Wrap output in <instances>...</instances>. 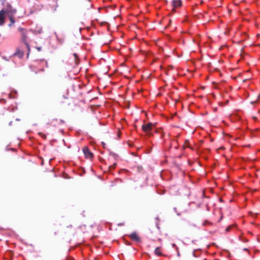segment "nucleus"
Segmentation results:
<instances>
[{"label": "nucleus", "instance_id": "nucleus-3", "mask_svg": "<svg viewBox=\"0 0 260 260\" xmlns=\"http://www.w3.org/2000/svg\"><path fill=\"white\" fill-rule=\"evenodd\" d=\"M5 13L7 14L8 15H14L16 12V10L13 8L10 4H8L6 6V8L5 10Z\"/></svg>", "mask_w": 260, "mask_h": 260}, {"label": "nucleus", "instance_id": "nucleus-18", "mask_svg": "<svg viewBox=\"0 0 260 260\" xmlns=\"http://www.w3.org/2000/svg\"><path fill=\"white\" fill-rule=\"evenodd\" d=\"M43 135V137L44 139H46V136H45V135Z\"/></svg>", "mask_w": 260, "mask_h": 260}, {"label": "nucleus", "instance_id": "nucleus-16", "mask_svg": "<svg viewBox=\"0 0 260 260\" xmlns=\"http://www.w3.org/2000/svg\"><path fill=\"white\" fill-rule=\"evenodd\" d=\"M258 99H259V96H258V97H257V100H256V101H254V102H251V104H254V103H255L257 102V101H258Z\"/></svg>", "mask_w": 260, "mask_h": 260}, {"label": "nucleus", "instance_id": "nucleus-4", "mask_svg": "<svg viewBox=\"0 0 260 260\" xmlns=\"http://www.w3.org/2000/svg\"><path fill=\"white\" fill-rule=\"evenodd\" d=\"M83 151L86 157L88 158H91L92 157L93 154L90 151L88 147H83Z\"/></svg>", "mask_w": 260, "mask_h": 260}, {"label": "nucleus", "instance_id": "nucleus-19", "mask_svg": "<svg viewBox=\"0 0 260 260\" xmlns=\"http://www.w3.org/2000/svg\"><path fill=\"white\" fill-rule=\"evenodd\" d=\"M116 166V163H114V164H113V167H115V166Z\"/></svg>", "mask_w": 260, "mask_h": 260}, {"label": "nucleus", "instance_id": "nucleus-15", "mask_svg": "<svg viewBox=\"0 0 260 260\" xmlns=\"http://www.w3.org/2000/svg\"><path fill=\"white\" fill-rule=\"evenodd\" d=\"M231 228H232V226H228V227L226 229V230H225L226 232H229V231H230V230L231 229Z\"/></svg>", "mask_w": 260, "mask_h": 260}, {"label": "nucleus", "instance_id": "nucleus-13", "mask_svg": "<svg viewBox=\"0 0 260 260\" xmlns=\"http://www.w3.org/2000/svg\"><path fill=\"white\" fill-rule=\"evenodd\" d=\"M143 170V167L142 166H138L137 167V171L139 172H142Z\"/></svg>", "mask_w": 260, "mask_h": 260}, {"label": "nucleus", "instance_id": "nucleus-1", "mask_svg": "<svg viewBox=\"0 0 260 260\" xmlns=\"http://www.w3.org/2000/svg\"><path fill=\"white\" fill-rule=\"evenodd\" d=\"M155 127V124L152 123H148L146 124H143L142 126V130L147 134L149 136L152 135L151 131H152Z\"/></svg>", "mask_w": 260, "mask_h": 260}, {"label": "nucleus", "instance_id": "nucleus-14", "mask_svg": "<svg viewBox=\"0 0 260 260\" xmlns=\"http://www.w3.org/2000/svg\"><path fill=\"white\" fill-rule=\"evenodd\" d=\"M54 122H57V119H52V120L50 122V124H53Z\"/></svg>", "mask_w": 260, "mask_h": 260}, {"label": "nucleus", "instance_id": "nucleus-8", "mask_svg": "<svg viewBox=\"0 0 260 260\" xmlns=\"http://www.w3.org/2000/svg\"><path fill=\"white\" fill-rule=\"evenodd\" d=\"M14 56H17L19 58H22L24 55V52L20 50L19 48L16 49V52L13 54Z\"/></svg>", "mask_w": 260, "mask_h": 260}, {"label": "nucleus", "instance_id": "nucleus-5", "mask_svg": "<svg viewBox=\"0 0 260 260\" xmlns=\"http://www.w3.org/2000/svg\"><path fill=\"white\" fill-rule=\"evenodd\" d=\"M129 237H130V238L132 240H133L136 242H141V239L136 232L132 233V234L129 235Z\"/></svg>", "mask_w": 260, "mask_h": 260}, {"label": "nucleus", "instance_id": "nucleus-20", "mask_svg": "<svg viewBox=\"0 0 260 260\" xmlns=\"http://www.w3.org/2000/svg\"><path fill=\"white\" fill-rule=\"evenodd\" d=\"M118 136L119 137H120V134H119V133L118 134Z\"/></svg>", "mask_w": 260, "mask_h": 260}, {"label": "nucleus", "instance_id": "nucleus-2", "mask_svg": "<svg viewBox=\"0 0 260 260\" xmlns=\"http://www.w3.org/2000/svg\"><path fill=\"white\" fill-rule=\"evenodd\" d=\"M19 30L20 31L21 34V38H22V41L26 45V47H27L28 49V53L27 55L28 56L29 52L30 51V48L28 43L27 42V36L26 30L22 28H19Z\"/></svg>", "mask_w": 260, "mask_h": 260}, {"label": "nucleus", "instance_id": "nucleus-17", "mask_svg": "<svg viewBox=\"0 0 260 260\" xmlns=\"http://www.w3.org/2000/svg\"><path fill=\"white\" fill-rule=\"evenodd\" d=\"M170 69H173V67L172 66H170L169 67Z\"/></svg>", "mask_w": 260, "mask_h": 260}, {"label": "nucleus", "instance_id": "nucleus-9", "mask_svg": "<svg viewBox=\"0 0 260 260\" xmlns=\"http://www.w3.org/2000/svg\"><path fill=\"white\" fill-rule=\"evenodd\" d=\"M14 15H8V17L9 18V19L11 21V23L9 24V26H11L15 22V21L13 18Z\"/></svg>", "mask_w": 260, "mask_h": 260}, {"label": "nucleus", "instance_id": "nucleus-10", "mask_svg": "<svg viewBox=\"0 0 260 260\" xmlns=\"http://www.w3.org/2000/svg\"><path fill=\"white\" fill-rule=\"evenodd\" d=\"M154 253L157 255H161L162 253L161 252V248L159 247H157L155 248L154 250Z\"/></svg>", "mask_w": 260, "mask_h": 260}, {"label": "nucleus", "instance_id": "nucleus-12", "mask_svg": "<svg viewBox=\"0 0 260 260\" xmlns=\"http://www.w3.org/2000/svg\"><path fill=\"white\" fill-rule=\"evenodd\" d=\"M184 147H188L192 150L193 149V148L189 145V141L188 140H185L184 144Z\"/></svg>", "mask_w": 260, "mask_h": 260}, {"label": "nucleus", "instance_id": "nucleus-6", "mask_svg": "<svg viewBox=\"0 0 260 260\" xmlns=\"http://www.w3.org/2000/svg\"><path fill=\"white\" fill-rule=\"evenodd\" d=\"M172 4L174 10L175 8L180 7L182 5V2L180 0H173L172 1Z\"/></svg>", "mask_w": 260, "mask_h": 260}, {"label": "nucleus", "instance_id": "nucleus-21", "mask_svg": "<svg viewBox=\"0 0 260 260\" xmlns=\"http://www.w3.org/2000/svg\"><path fill=\"white\" fill-rule=\"evenodd\" d=\"M171 22H172V21L170 20V23H171Z\"/></svg>", "mask_w": 260, "mask_h": 260}, {"label": "nucleus", "instance_id": "nucleus-11", "mask_svg": "<svg viewBox=\"0 0 260 260\" xmlns=\"http://www.w3.org/2000/svg\"><path fill=\"white\" fill-rule=\"evenodd\" d=\"M73 55L74 56L75 62L76 64H78L79 63V58L77 54L76 53H74Z\"/></svg>", "mask_w": 260, "mask_h": 260}, {"label": "nucleus", "instance_id": "nucleus-7", "mask_svg": "<svg viewBox=\"0 0 260 260\" xmlns=\"http://www.w3.org/2000/svg\"><path fill=\"white\" fill-rule=\"evenodd\" d=\"M5 11L2 10L0 11V25H2L5 23Z\"/></svg>", "mask_w": 260, "mask_h": 260}]
</instances>
